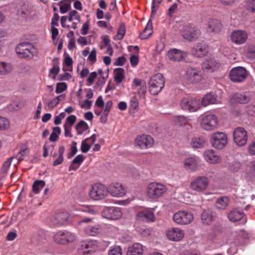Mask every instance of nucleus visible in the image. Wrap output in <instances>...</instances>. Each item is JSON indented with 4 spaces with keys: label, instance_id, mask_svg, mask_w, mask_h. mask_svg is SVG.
Instances as JSON below:
<instances>
[{
    "label": "nucleus",
    "instance_id": "obj_53",
    "mask_svg": "<svg viewBox=\"0 0 255 255\" xmlns=\"http://www.w3.org/2000/svg\"><path fill=\"white\" fill-rule=\"evenodd\" d=\"M14 158L13 157H11L7 159L3 163L1 168V172L3 173L7 172L8 169L11 164L12 159Z\"/></svg>",
    "mask_w": 255,
    "mask_h": 255
},
{
    "label": "nucleus",
    "instance_id": "obj_25",
    "mask_svg": "<svg viewBox=\"0 0 255 255\" xmlns=\"http://www.w3.org/2000/svg\"><path fill=\"white\" fill-rule=\"evenodd\" d=\"M69 214L66 212L59 213L51 218L53 224L57 226H62L67 224Z\"/></svg>",
    "mask_w": 255,
    "mask_h": 255
},
{
    "label": "nucleus",
    "instance_id": "obj_22",
    "mask_svg": "<svg viewBox=\"0 0 255 255\" xmlns=\"http://www.w3.org/2000/svg\"><path fill=\"white\" fill-rule=\"evenodd\" d=\"M205 160L210 164H217L222 161L221 157L213 149H207L203 153Z\"/></svg>",
    "mask_w": 255,
    "mask_h": 255
},
{
    "label": "nucleus",
    "instance_id": "obj_61",
    "mask_svg": "<svg viewBox=\"0 0 255 255\" xmlns=\"http://www.w3.org/2000/svg\"><path fill=\"white\" fill-rule=\"evenodd\" d=\"M88 59L92 63H94L96 62V61H97V56L96 50L95 48H93L92 49V51L89 54Z\"/></svg>",
    "mask_w": 255,
    "mask_h": 255
},
{
    "label": "nucleus",
    "instance_id": "obj_42",
    "mask_svg": "<svg viewBox=\"0 0 255 255\" xmlns=\"http://www.w3.org/2000/svg\"><path fill=\"white\" fill-rule=\"evenodd\" d=\"M12 70V65L8 63L0 62V75H5Z\"/></svg>",
    "mask_w": 255,
    "mask_h": 255
},
{
    "label": "nucleus",
    "instance_id": "obj_58",
    "mask_svg": "<svg viewBox=\"0 0 255 255\" xmlns=\"http://www.w3.org/2000/svg\"><path fill=\"white\" fill-rule=\"evenodd\" d=\"M246 8L249 11L255 13V0H248L247 2Z\"/></svg>",
    "mask_w": 255,
    "mask_h": 255
},
{
    "label": "nucleus",
    "instance_id": "obj_32",
    "mask_svg": "<svg viewBox=\"0 0 255 255\" xmlns=\"http://www.w3.org/2000/svg\"><path fill=\"white\" fill-rule=\"evenodd\" d=\"M143 246L139 243H134L128 247L127 255H142Z\"/></svg>",
    "mask_w": 255,
    "mask_h": 255
},
{
    "label": "nucleus",
    "instance_id": "obj_1",
    "mask_svg": "<svg viewBox=\"0 0 255 255\" xmlns=\"http://www.w3.org/2000/svg\"><path fill=\"white\" fill-rule=\"evenodd\" d=\"M166 185L157 182L149 183L146 187L147 196L152 200H156L162 197L167 191Z\"/></svg>",
    "mask_w": 255,
    "mask_h": 255
},
{
    "label": "nucleus",
    "instance_id": "obj_39",
    "mask_svg": "<svg viewBox=\"0 0 255 255\" xmlns=\"http://www.w3.org/2000/svg\"><path fill=\"white\" fill-rule=\"evenodd\" d=\"M234 101L240 104H246L250 101V98L243 94H235L233 96Z\"/></svg>",
    "mask_w": 255,
    "mask_h": 255
},
{
    "label": "nucleus",
    "instance_id": "obj_47",
    "mask_svg": "<svg viewBox=\"0 0 255 255\" xmlns=\"http://www.w3.org/2000/svg\"><path fill=\"white\" fill-rule=\"evenodd\" d=\"M129 107L132 110L137 111L139 108V102L135 95L131 97L129 103Z\"/></svg>",
    "mask_w": 255,
    "mask_h": 255
},
{
    "label": "nucleus",
    "instance_id": "obj_9",
    "mask_svg": "<svg viewBox=\"0 0 255 255\" xmlns=\"http://www.w3.org/2000/svg\"><path fill=\"white\" fill-rule=\"evenodd\" d=\"M218 120L217 116L214 114L204 116L201 121V128L206 130H212L218 127Z\"/></svg>",
    "mask_w": 255,
    "mask_h": 255
},
{
    "label": "nucleus",
    "instance_id": "obj_5",
    "mask_svg": "<svg viewBox=\"0 0 255 255\" xmlns=\"http://www.w3.org/2000/svg\"><path fill=\"white\" fill-rule=\"evenodd\" d=\"M164 79L160 73L152 76L150 79L149 92L152 95H157L159 93L164 86Z\"/></svg>",
    "mask_w": 255,
    "mask_h": 255
},
{
    "label": "nucleus",
    "instance_id": "obj_63",
    "mask_svg": "<svg viewBox=\"0 0 255 255\" xmlns=\"http://www.w3.org/2000/svg\"><path fill=\"white\" fill-rule=\"evenodd\" d=\"M143 83H145V82L144 80L135 78L133 80V85H132V87L133 89H135L136 87H140L141 85L143 84Z\"/></svg>",
    "mask_w": 255,
    "mask_h": 255
},
{
    "label": "nucleus",
    "instance_id": "obj_36",
    "mask_svg": "<svg viewBox=\"0 0 255 255\" xmlns=\"http://www.w3.org/2000/svg\"><path fill=\"white\" fill-rule=\"evenodd\" d=\"M59 64V58L57 57L54 58L52 63V67L49 70V76L50 75H53V78H55V77L59 73L60 71Z\"/></svg>",
    "mask_w": 255,
    "mask_h": 255
},
{
    "label": "nucleus",
    "instance_id": "obj_23",
    "mask_svg": "<svg viewBox=\"0 0 255 255\" xmlns=\"http://www.w3.org/2000/svg\"><path fill=\"white\" fill-rule=\"evenodd\" d=\"M137 221L144 222H153L155 220L154 213L149 210L139 211L136 215Z\"/></svg>",
    "mask_w": 255,
    "mask_h": 255
},
{
    "label": "nucleus",
    "instance_id": "obj_8",
    "mask_svg": "<svg viewBox=\"0 0 255 255\" xmlns=\"http://www.w3.org/2000/svg\"><path fill=\"white\" fill-rule=\"evenodd\" d=\"M203 74L199 68L189 67L187 68L185 78L189 83H197L203 79Z\"/></svg>",
    "mask_w": 255,
    "mask_h": 255
},
{
    "label": "nucleus",
    "instance_id": "obj_19",
    "mask_svg": "<svg viewBox=\"0 0 255 255\" xmlns=\"http://www.w3.org/2000/svg\"><path fill=\"white\" fill-rule=\"evenodd\" d=\"M167 238L173 242H179L182 240L185 235L184 231L178 227H173L168 229L166 231Z\"/></svg>",
    "mask_w": 255,
    "mask_h": 255
},
{
    "label": "nucleus",
    "instance_id": "obj_35",
    "mask_svg": "<svg viewBox=\"0 0 255 255\" xmlns=\"http://www.w3.org/2000/svg\"><path fill=\"white\" fill-rule=\"evenodd\" d=\"M152 33V25L150 20H149L143 31L140 35L142 39L148 38Z\"/></svg>",
    "mask_w": 255,
    "mask_h": 255
},
{
    "label": "nucleus",
    "instance_id": "obj_29",
    "mask_svg": "<svg viewBox=\"0 0 255 255\" xmlns=\"http://www.w3.org/2000/svg\"><path fill=\"white\" fill-rule=\"evenodd\" d=\"M208 52V46L204 43H198L192 49V54L197 57H202L205 56Z\"/></svg>",
    "mask_w": 255,
    "mask_h": 255
},
{
    "label": "nucleus",
    "instance_id": "obj_43",
    "mask_svg": "<svg viewBox=\"0 0 255 255\" xmlns=\"http://www.w3.org/2000/svg\"><path fill=\"white\" fill-rule=\"evenodd\" d=\"M205 140L202 137L193 138L190 142L191 146L194 148H199L204 146Z\"/></svg>",
    "mask_w": 255,
    "mask_h": 255
},
{
    "label": "nucleus",
    "instance_id": "obj_20",
    "mask_svg": "<svg viewBox=\"0 0 255 255\" xmlns=\"http://www.w3.org/2000/svg\"><path fill=\"white\" fill-rule=\"evenodd\" d=\"M234 140L239 146L246 144L248 139L247 131L243 128H236L233 133Z\"/></svg>",
    "mask_w": 255,
    "mask_h": 255
},
{
    "label": "nucleus",
    "instance_id": "obj_50",
    "mask_svg": "<svg viewBox=\"0 0 255 255\" xmlns=\"http://www.w3.org/2000/svg\"><path fill=\"white\" fill-rule=\"evenodd\" d=\"M126 28L124 24H121L119 27L117 34L115 36V39L121 40L125 36Z\"/></svg>",
    "mask_w": 255,
    "mask_h": 255
},
{
    "label": "nucleus",
    "instance_id": "obj_4",
    "mask_svg": "<svg viewBox=\"0 0 255 255\" xmlns=\"http://www.w3.org/2000/svg\"><path fill=\"white\" fill-rule=\"evenodd\" d=\"M16 53L21 58H32L36 54V48L31 44L24 42L18 44L16 48Z\"/></svg>",
    "mask_w": 255,
    "mask_h": 255
},
{
    "label": "nucleus",
    "instance_id": "obj_13",
    "mask_svg": "<svg viewBox=\"0 0 255 255\" xmlns=\"http://www.w3.org/2000/svg\"><path fill=\"white\" fill-rule=\"evenodd\" d=\"M108 193L114 197H123L127 193L125 186L120 182L111 183L107 187Z\"/></svg>",
    "mask_w": 255,
    "mask_h": 255
},
{
    "label": "nucleus",
    "instance_id": "obj_26",
    "mask_svg": "<svg viewBox=\"0 0 255 255\" xmlns=\"http://www.w3.org/2000/svg\"><path fill=\"white\" fill-rule=\"evenodd\" d=\"M221 100L216 95L208 93L203 97L201 104L203 106L206 107L210 104H219L221 103Z\"/></svg>",
    "mask_w": 255,
    "mask_h": 255
},
{
    "label": "nucleus",
    "instance_id": "obj_37",
    "mask_svg": "<svg viewBox=\"0 0 255 255\" xmlns=\"http://www.w3.org/2000/svg\"><path fill=\"white\" fill-rule=\"evenodd\" d=\"M229 201V198L227 196L219 198L216 202V207L220 209H225L228 205Z\"/></svg>",
    "mask_w": 255,
    "mask_h": 255
},
{
    "label": "nucleus",
    "instance_id": "obj_48",
    "mask_svg": "<svg viewBox=\"0 0 255 255\" xmlns=\"http://www.w3.org/2000/svg\"><path fill=\"white\" fill-rule=\"evenodd\" d=\"M83 160H84V157L82 155L79 154L77 156H76L74 158V159L73 160L72 164L71 165H70V166L69 167L70 170H76L78 167V166L75 167L74 166V164H78L80 165L82 163Z\"/></svg>",
    "mask_w": 255,
    "mask_h": 255
},
{
    "label": "nucleus",
    "instance_id": "obj_38",
    "mask_svg": "<svg viewBox=\"0 0 255 255\" xmlns=\"http://www.w3.org/2000/svg\"><path fill=\"white\" fill-rule=\"evenodd\" d=\"M190 119L184 116H177L174 117L173 122L179 126H184L188 124Z\"/></svg>",
    "mask_w": 255,
    "mask_h": 255
},
{
    "label": "nucleus",
    "instance_id": "obj_30",
    "mask_svg": "<svg viewBox=\"0 0 255 255\" xmlns=\"http://www.w3.org/2000/svg\"><path fill=\"white\" fill-rule=\"evenodd\" d=\"M184 168L188 171L195 172L198 169V164L195 157H190L184 159Z\"/></svg>",
    "mask_w": 255,
    "mask_h": 255
},
{
    "label": "nucleus",
    "instance_id": "obj_31",
    "mask_svg": "<svg viewBox=\"0 0 255 255\" xmlns=\"http://www.w3.org/2000/svg\"><path fill=\"white\" fill-rule=\"evenodd\" d=\"M219 67L220 64L212 58L206 59L202 64L203 69L212 72L217 70Z\"/></svg>",
    "mask_w": 255,
    "mask_h": 255
},
{
    "label": "nucleus",
    "instance_id": "obj_52",
    "mask_svg": "<svg viewBox=\"0 0 255 255\" xmlns=\"http://www.w3.org/2000/svg\"><path fill=\"white\" fill-rule=\"evenodd\" d=\"M28 153L29 149L27 147H22L17 153L16 157L18 160H22Z\"/></svg>",
    "mask_w": 255,
    "mask_h": 255
},
{
    "label": "nucleus",
    "instance_id": "obj_34",
    "mask_svg": "<svg viewBox=\"0 0 255 255\" xmlns=\"http://www.w3.org/2000/svg\"><path fill=\"white\" fill-rule=\"evenodd\" d=\"M114 80L117 84H121L125 77V71L123 68H116L114 70Z\"/></svg>",
    "mask_w": 255,
    "mask_h": 255
},
{
    "label": "nucleus",
    "instance_id": "obj_56",
    "mask_svg": "<svg viewBox=\"0 0 255 255\" xmlns=\"http://www.w3.org/2000/svg\"><path fill=\"white\" fill-rule=\"evenodd\" d=\"M163 0H152V6H151V16L154 15L156 13L159 4L162 2Z\"/></svg>",
    "mask_w": 255,
    "mask_h": 255
},
{
    "label": "nucleus",
    "instance_id": "obj_46",
    "mask_svg": "<svg viewBox=\"0 0 255 255\" xmlns=\"http://www.w3.org/2000/svg\"><path fill=\"white\" fill-rule=\"evenodd\" d=\"M123 251L119 246H112L108 252V255H122Z\"/></svg>",
    "mask_w": 255,
    "mask_h": 255
},
{
    "label": "nucleus",
    "instance_id": "obj_27",
    "mask_svg": "<svg viewBox=\"0 0 255 255\" xmlns=\"http://www.w3.org/2000/svg\"><path fill=\"white\" fill-rule=\"evenodd\" d=\"M19 13L26 21H30L33 20L35 15V12L29 6L23 7L19 11Z\"/></svg>",
    "mask_w": 255,
    "mask_h": 255
},
{
    "label": "nucleus",
    "instance_id": "obj_18",
    "mask_svg": "<svg viewBox=\"0 0 255 255\" xmlns=\"http://www.w3.org/2000/svg\"><path fill=\"white\" fill-rule=\"evenodd\" d=\"M248 38V34L247 32L242 29L233 30L230 35L231 41L237 45L244 44L247 41Z\"/></svg>",
    "mask_w": 255,
    "mask_h": 255
},
{
    "label": "nucleus",
    "instance_id": "obj_49",
    "mask_svg": "<svg viewBox=\"0 0 255 255\" xmlns=\"http://www.w3.org/2000/svg\"><path fill=\"white\" fill-rule=\"evenodd\" d=\"M10 123L9 120L2 116H0V130H4L9 128Z\"/></svg>",
    "mask_w": 255,
    "mask_h": 255
},
{
    "label": "nucleus",
    "instance_id": "obj_17",
    "mask_svg": "<svg viewBox=\"0 0 255 255\" xmlns=\"http://www.w3.org/2000/svg\"><path fill=\"white\" fill-rule=\"evenodd\" d=\"M183 37L189 41H195L200 36V31L197 28L191 26H184L181 31Z\"/></svg>",
    "mask_w": 255,
    "mask_h": 255
},
{
    "label": "nucleus",
    "instance_id": "obj_10",
    "mask_svg": "<svg viewBox=\"0 0 255 255\" xmlns=\"http://www.w3.org/2000/svg\"><path fill=\"white\" fill-rule=\"evenodd\" d=\"M211 142L214 148L223 149L227 144V136L224 132H216L211 135Z\"/></svg>",
    "mask_w": 255,
    "mask_h": 255
},
{
    "label": "nucleus",
    "instance_id": "obj_11",
    "mask_svg": "<svg viewBox=\"0 0 255 255\" xmlns=\"http://www.w3.org/2000/svg\"><path fill=\"white\" fill-rule=\"evenodd\" d=\"M247 71L243 67L232 68L229 74L231 80L234 82L241 83L245 80L247 77Z\"/></svg>",
    "mask_w": 255,
    "mask_h": 255
},
{
    "label": "nucleus",
    "instance_id": "obj_64",
    "mask_svg": "<svg viewBox=\"0 0 255 255\" xmlns=\"http://www.w3.org/2000/svg\"><path fill=\"white\" fill-rule=\"evenodd\" d=\"M91 105L92 102L90 101L85 100L80 104V107L82 109L88 110L90 109Z\"/></svg>",
    "mask_w": 255,
    "mask_h": 255
},
{
    "label": "nucleus",
    "instance_id": "obj_24",
    "mask_svg": "<svg viewBox=\"0 0 255 255\" xmlns=\"http://www.w3.org/2000/svg\"><path fill=\"white\" fill-rule=\"evenodd\" d=\"M167 55L169 60L179 62L187 56V53L177 49H171L168 51Z\"/></svg>",
    "mask_w": 255,
    "mask_h": 255
},
{
    "label": "nucleus",
    "instance_id": "obj_40",
    "mask_svg": "<svg viewBox=\"0 0 255 255\" xmlns=\"http://www.w3.org/2000/svg\"><path fill=\"white\" fill-rule=\"evenodd\" d=\"M78 210L92 215H95L98 212L97 208L95 206L90 205L81 206L79 207Z\"/></svg>",
    "mask_w": 255,
    "mask_h": 255
},
{
    "label": "nucleus",
    "instance_id": "obj_41",
    "mask_svg": "<svg viewBox=\"0 0 255 255\" xmlns=\"http://www.w3.org/2000/svg\"><path fill=\"white\" fill-rule=\"evenodd\" d=\"M213 219L212 212L210 210L204 211L201 214V220L204 224H210L212 221Z\"/></svg>",
    "mask_w": 255,
    "mask_h": 255
},
{
    "label": "nucleus",
    "instance_id": "obj_2",
    "mask_svg": "<svg viewBox=\"0 0 255 255\" xmlns=\"http://www.w3.org/2000/svg\"><path fill=\"white\" fill-rule=\"evenodd\" d=\"M76 238L75 234L66 230L58 231L53 236L54 241L62 245L72 243L76 240Z\"/></svg>",
    "mask_w": 255,
    "mask_h": 255
},
{
    "label": "nucleus",
    "instance_id": "obj_16",
    "mask_svg": "<svg viewBox=\"0 0 255 255\" xmlns=\"http://www.w3.org/2000/svg\"><path fill=\"white\" fill-rule=\"evenodd\" d=\"M153 143V138L151 136L144 134L137 136L134 141L135 146L142 149L150 148Z\"/></svg>",
    "mask_w": 255,
    "mask_h": 255
},
{
    "label": "nucleus",
    "instance_id": "obj_44",
    "mask_svg": "<svg viewBox=\"0 0 255 255\" xmlns=\"http://www.w3.org/2000/svg\"><path fill=\"white\" fill-rule=\"evenodd\" d=\"M45 185V183L43 180H36L34 182L32 186L33 191L35 194L39 193L43 189Z\"/></svg>",
    "mask_w": 255,
    "mask_h": 255
},
{
    "label": "nucleus",
    "instance_id": "obj_55",
    "mask_svg": "<svg viewBox=\"0 0 255 255\" xmlns=\"http://www.w3.org/2000/svg\"><path fill=\"white\" fill-rule=\"evenodd\" d=\"M71 151L70 153H69L67 155V158L68 159L71 158L73 156H74L77 152V143L73 141H72L71 147H70Z\"/></svg>",
    "mask_w": 255,
    "mask_h": 255
},
{
    "label": "nucleus",
    "instance_id": "obj_15",
    "mask_svg": "<svg viewBox=\"0 0 255 255\" xmlns=\"http://www.w3.org/2000/svg\"><path fill=\"white\" fill-rule=\"evenodd\" d=\"M97 248V243L95 240H85L80 243L78 251L79 254L88 255Z\"/></svg>",
    "mask_w": 255,
    "mask_h": 255
},
{
    "label": "nucleus",
    "instance_id": "obj_12",
    "mask_svg": "<svg viewBox=\"0 0 255 255\" xmlns=\"http://www.w3.org/2000/svg\"><path fill=\"white\" fill-rule=\"evenodd\" d=\"M208 185V178L204 176H200L195 178L190 182V187L195 191L201 192L206 190Z\"/></svg>",
    "mask_w": 255,
    "mask_h": 255
},
{
    "label": "nucleus",
    "instance_id": "obj_51",
    "mask_svg": "<svg viewBox=\"0 0 255 255\" xmlns=\"http://www.w3.org/2000/svg\"><path fill=\"white\" fill-rule=\"evenodd\" d=\"M60 11L61 13H65L71 8V4L69 3H63V0L59 2Z\"/></svg>",
    "mask_w": 255,
    "mask_h": 255
},
{
    "label": "nucleus",
    "instance_id": "obj_21",
    "mask_svg": "<svg viewBox=\"0 0 255 255\" xmlns=\"http://www.w3.org/2000/svg\"><path fill=\"white\" fill-rule=\"evenodd\" d=\"M229 220L232 222H239V224L245 225L247 218L243 211L235 209L230 212L228 216Z\"/></svg>",
    "mask_w": 255,
    "mask_h": 255
},
{
    "label": "nucleus",
    "instance_id": "obj_14",
    "mask_svg": "<svg viewBox=\"0 0 255 255\" xmlns=\"http://www.w3.org/2000/svg\"><path fill=\"white\" fill-rule=\"evenodd\" d=\"M104 218L111 220H117L123 216L122 209L118 207H108L105 208L102 213Z\"/></svg>",
    "mask_w": 255,
    "mask_h": 255
},
{
    "label": "nucleus",
    "instance_id": "obj_33",
    "mask_svg": "<svg viewBox=\"0 0 255 255\" xmlns=\"http://www.w3.org/2000/svg\"><path fill=\"white\" fill-rule=\"evenodd\" d=\"M85 232L89 236H95L101 231V228L100 225L96 224L94 226H88L85 228Z\"/></svg>",
    "mask_w": 255,
    "mask_h": 255
},
{
    "label": "nucleus",
    "instance_id": "obj_59",
    "mask_svg": "<svg viewBox=\"0 0 255 255\" xmlns=\"http://www.w3.org/2000/svg\"><path fill=\"white\" fill-rule=\"evenodd\" d=\"M241 167V163L237 161H235L230 165V169L233 172L238 171Z\"/></svg>",
    "mask_w": 255,
    "mask_h": 255
},
{
    "label": "nucleus",
    "instance_id": "obj_3",
    "mask_svg": "<svg viewBox=\"0 0 255 255\" xmlns=\"http://www.w3.org/2000/svg\"><path fill=\"white\" fill-rule=\"evenodd\" d=\"M108 195V188L101 183H95L91 186L89 190L90 197L94 200H100Z\"/></svg>",
    "mask_w": 255,
    "mask_h": 255
},
{
    "label": "nucleus",
    "instance_id": "obj_7",
    "mask_svg": "<svg viewBox=\"0 0 255 255\" xmlns=\"http://www.w3.org/2000/svg\"><path fill=\"white\" fill-rule=\"evenodd\" d=\"M201 102L198 99L193 97L184 98L181 102L183 110L190 112H195L201 107Z\"/></svg>",
    "mask_w": 255,
    "mask_h": 255
},
{
    "label": "nucleus",
    "instance_id": "obj_45",
    "mask_svg": "<svg viewBox=\"0 0 255 255\" xmlns=\"http://www.w3.org/2000/svg\"><path fill=\"white\" fill-rule=\"evenodd\" d=\"M88 128V124L84 121H81L76 126V129L78 134H82Z\"/></svg>",
    "mask_w": 255,
    "mask_h": 255
},
{
    "label": "nucleus",
    "instance_id": "obj_60",
    "mask_svg": "<svg viewBox=\"0 0 255 255\" xmlns=\"http://www.w3.org/2000/svg\"><path fill=\"white\" fill-rule=\"evenodd\" d=\"M54 146L52 145H48L47 144H45L43 145V156L44 157H46L49 153V151H53L54 149Z\"/></svg>",
    "mask_w": 255,
    "mask_h": 255
},
{
    "label": "nucleus",
    "instance_id": "obj_28",
    "mask_svg": "<svg viewBox=\"0 0 255 255\" xmlns=\"http://www.w3.org/2000/svg\"><path fill=\"white\" fill-rule=\"evenodd\" d=\"M207 30L209 32L215 34L218 33L222 28V24L221 21L216 19H212L207 22Z\"/></svg>",
    "mask_w": 255,
    "mask_h": 255
},
{
    "label": "nucleus",
    "instance_id": "obj_57",
    "mask_svg": "<svg viewBox=\"0 0 255 255\" xmlns=\"http://www.w3.org/2000/svg\"><path fill=\"white\" fill-rule=\"evenodd\" d=\"M146 93V83H143L138 89L137 94L139 97L141 99H144L145 94Z\"/></svg>",
    "mask_w": 255,
    "mask_h": 255
},
{
    "label": "nucleus",
    "instance_id": "obj_54",
    "mask_svg": "<svg viewBox=\"0 0 255 255\" xmlns=\"http://www.w3.org/2000/svg\"><path fill=\"white\" fill-rule=\"evenodd\" d=\"M67 89V85L64 82L58 83L56 84L55 92L56 94H60L65 91Z\"/></svg>",
    "mask_w": 255,
    "mask_h": 255
},
{
    "label": "nucleus",
    "instance_id": "obj_6",
    "mask_svg": "<svg viewBox=\"0 0 255 255\" xmlns=\"http://www.w3.org/2000/svg\"><path fill=\"white\" fill-rule=\"evenodd\" d=\"M194 219L192 212L186 210L179 211L175 213L173 217L174 222L180 225H186L190 224Z\"/></svg>",
    "mask_w": 255,
    "mask_h": 255
},
{
    "label": "nucleus",
    "instance_id": "obj_62",
    "mask_svg": "<svg viewBox=\"0 0 255 255\" xmlns=\"http://www.w3.org/2000/svg\"><path fill=\"white\" fill-rule=\"evenodd\" d=\"M90 148L91 146L88 144L85 139L82 142L81 149L83 152H87L90 150Z\"/></svg>",
    "mask_w": 255,
    "mask_h": 255
}]
</instances>
